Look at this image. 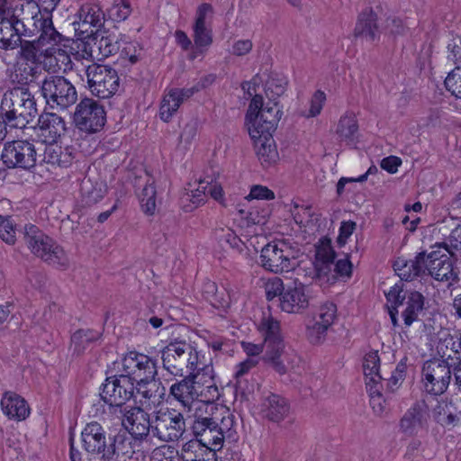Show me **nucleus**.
Instances as JSON below:
<instances>
[{
    "label": "nucleus",
    "mask_w": 461,
    "mask_h": 461,
    "mask_svg": "<svg viewBox=\"0 0 461 461\" xmlns=\"http://www.w3.org/2000/svg\"><path fill=\"white\" fill-rule=\"evenodd\" d=\"M217 422L212 417H195L191 429L194 440L201 441L218 450L223 447L222 438L217 429Z\"/></svg>",
    "instance_id": "b1692460"
},
{
    "label": "nucleus",
    "mask_w": 461,
    "mask_h": 461,
    "mask_svg": "<svg viewBox=\"0 0 461 461\" xmlns=\"http://www.w3.org/2000/svg\"><path fill=\"white\" fill-rule=\"evenodd\" d=\"M390 303H393L401 310L403 324L406 328L419 321V317L425 310V297L418 291H403L402 286L395 285L386 294Z\"/></svg>",
    "instance_id": "9d476101"
},
{
    "label": "nucleus",
    "mask_w": 461,
    "mask_h": 461,
    "mask_svg": "<svg viewBox=\"0 0 461 461\" xmlns=\"http://www.w3.org/2000/svg\"><path fill=\"white\" fill-rule=\"evenodd\" d=\"M212 417L217 422L216 427L223 442L225 440L235 441L238 426L234 414L228 408L221 407Z\"/></svg>",
    "instance_id": "58836bf2"
},
{
    "label": "nucleus",
    "mask_w": 461,
    "mask_h": 461,
    "mask_svg": "<svg viewBox=\"0 0 461 461\" xmlns=\"http://www.w3.org/2000/svg\"><path fill=\"white\" fill-rule=\"evenodd\" d=\"M0 238L7 244L15 243V226L10 218L0 215Z\"/></svg>",
    "instance_id": "6e6d98bb"
},
{
    "label": "nucleus",
    "mask_w": 461,
    "mask_h": 461,
    "mask_svg": "<svg viewBox=\"0 0 461 461\" xmlns=\"http://www.w3.org/2000/svg\"><path fill=\"white\" fill-rule=\"evenodd\" d=\"M286 287L284 286V283L281 278L276 276L268 280L266 284V296L268 301L273 300L276 296H279V300L282 299V294L285 292Z\"/></svg>",
    "instance_id": "bf43d9fd"
},
{
    "label": "nucleus",
    "mask_w": 461,
    "mask_h": 461,
    "mask_svg": "<svg viewBox=\"0 0 461 461\" xmlns=\"http://www.w3.org/2000/svg\"><path fill=\"white\" fill-rule=\"evenodd\" d=\"M454 404L449 402H440L433 410L435 421L443 427H455L460 420L461 411H454Z\"/></svg>",
    "instance_id": "a19ab883"
},
{
    "label": "nucleus",
    "mask_w": 461,
    "mask_h": 461,
    "mask_svg": "<svg viewBox=\"0 0 461 461\" xmlns=\"http://www.w3.org/2000/svg\"><path fill=\"white\" fill-rule=\"evenodd\" d=\"M261 413L269 421L279 423L288 417L290 404L284 397L270 393L261 403Z\"/></svg>",
    "instance_id": "7c9ffc66"
},
{
    "label": "nucleus",
    "mask_w": 461,
    "mask_h": 461,
    "mask_svg": "<svg viewBox=\"0 0 461 461\" xmlns=\"http://www.w3.org/2000/svg\"><path fill=\"white\" fill-rule=\"evenodd\" d=\"M37 125L40 135L43 138V141L50 145L56 143L66 131V122L64 119L54 113L41 114Z\"/></svg>",
    "instance_id": "cd10ccee"
},
{
    "label": "nucleus",
    "mask_w": 461,
    "mask_h": 461,
    "mask_svg": "<svg viewBox=\"0 0 461 461\" xmlns=\"http://www.w3.org/2000/svg\"><path fill=\"white\" fill-rule=\"evenodd\" d=\"M135 386L133 382L121 375L108 376L101 386V399L108 404L110 412L115 415L122 412L128 406L126 402L134 397Z\"/></svg>",
    "instance_id": "6e6552de"
},
{
    "label": "nucleus",
    "mask_w": 461,
    "mask_h": 461,
    "mask_svg": "<svg viewBox=\"0 0 461 461\" xmlns=\"http://www.w3.org/2000/svg\"><path fill=\"white\" fill-rule=\"evenodd\" d=\"M217 450L192 438L183 445L179 458L182 461H217Z\"/></svg>",
    "instance_id": "72a5a7b5"
},
{
    "label": "nucleus",
    "mask_w": 461,
    "mask_h": 461,
    "mask_svg": "<svg viewBox=\"0 0 461 461\" xmlns=\"http://www.w3.org/2000/svg\"><path fill=\"white\" fill-rule=\"evenodd\" d=\"M104 455L112 461H145L146 455L140 448L135 447L134 439L126 434H117L109 438Z\"/></svg>",
    "instance_id": "a211bd4d"
},
{
    "label": "nucleus",
    "mask_w": 461,
    "mask_h": 461,
    "mask_svg": "<svg viewBox=\"0 0 461 461\" xmlns=\"http://www.w3.org/2000/svg\"><path fill=\"white\" fill-rule=\"evenodd\" d=\"M444 84L452 95L461 98V66H456L448 73Z\"/></svg>",
    "instance_id": "5fc2aeb1"
},
{
    "label": "nucleus",
    "mask_w": 461,
    "mask_h": 461,
    "mask_svg": "<svg viewBox=\"0 0 461 461\" xmlns=\"http://www.w3.org/2000/svg\"><path fill=\"white\" fill-rule=\"evenodd\" d=\"M358 123L353 113H346L339 120L336 134L340 141L352 145L357 139Z\"/></svg>",
    "instance_id": "ea45409f"
},
{
    "label": "nucleus",
    "mask_w": 461,
    "mask_h": 461,
    "mask_svg": "<svg viewBox=\"0 0 461 461\" xmlns=\"http://www.w3.org/2000/svg\"><path fill=\"white\" fill-rule=\"evenodd\" d=\"M249 199H261V200H273L275 194L267 186L257 185H253L250 189Z\"/></svg>",
    "instance_id": "338daca9"
},
{
    "label": "nucleus",
    "mask_w": 461,
    "mask_h": 461,
    "mask_svg": "<svg viewBox=\"0 0 461 461\" xmlns=\"http://www.w3.org/2000/svg\"><path fill=\"white\" fill-rule=\"evenodd\" d=\"M106 188L103 184L94 185L90 179H84L81 184V194L86 205H92L104 198Z\"/></svg>",
    "instance_id": "49530a36"
},
{
    "label": "nucleus",
    "mask_w": 461,
    "mask_h": 461,
    "mask_svg": "<svg viewBox=\"0 0 461 461\" xmlns=\"http://www.w3.org/2000/svg\"><path fill=\"white\" fill-rule=\"evenodd\" d=\"M77 155V149L71 146L60 147L57 145L47 146L43 160L59 167H68L72 165Z\"/></svg>",
    "instance_id": "e433bc0d"
},
{
    "label": "nucleus",
    "mask_w": 461,
    "mask_h": 461,
    "mask_svg": "<svg viewBox=\"0 0 461 461\" xmlns=\"http://www.w3.org/2000/svg\"><path fill=\"white\" fill-rule=\"evenodd\" d=\"M335 255V251L330 243L322 244L316 249L315 262L333 263Z\"/></svg>",
    "instance_id": "0e129e2a"
},
{
    "label": "nucleus",
    "mask_w": 461,
    "mask_h": 461,
    "mask_svg": "<svg viewBox=\"0 0 461 461\" xmlns=\"http://www.w3.org/2000/svg\"><path fill=\"white\" fill-rule=\"evenodd\" d=\"M106 122V113L99 102L92 98L82 99L76 106L74 122L78 130L86 133L100 131Z\"/></svg>",
    "instance_id": "ddd939ff"
},
{
    "label": "nucleus",
    "mask_w": 461,
    "mask_h": 461,
    "mask_svg": "<svg viewBox=\"0 0 461 461\" xmlns=\"http://www.w3.org/2000/svg\"><path fill=\"white\" fill-rule=\"evenodd\" d=\"M24 12V5L22 4L20 6L16 5L14 8H10L7 5L6 0H0V23L5 21L13 20L14 16H18V18H22V14Z\"/></svg>",
    "instance_id": "052dcab7"
},
{
    "label": "nucleus",
    "mask_w": 461,
    "mask_h": 461,
    "mask_svg": "<svg viewBox=\"0 0 461 461\" xmlns=\"http://www.w3.org/2000/svg\"><path fill=\"white\" fill-rule=\"evenodd\" d=\"M3 412L11 420H24L30 414L27 402L19 394L6 392L1 399Z\"/></svg>",
    "instance_id": "473e14b6"
},
{
    "label": "nucleus",
    "mask_w": 461,
    "mask_h": 461,
    "mask_svg": "<svg viewBox=\"0 0 461 461\" xmlns=\"http://www.w3.org/2000/svg\"><path fill=\"white\" fill-rule=\"evenodd\" d=\"M258 364V361L248 357L243 362L240 363L236 366V372H235V378H236V387L241 391H245V389L242 386V377L249 372L251 368L256 366Z\"/></svg>",
    "instance_id": "13d9d810"
},
{
    "label": "nucleus",
    "mask_w": 461,
    "mask_h": 461,
    "mask_svg": "<svg viewBox=\"0 0 461 461\" xmlns=\"http://www.w3.org/2000/svg\"><path fill=\"white\" fill-rule=\"evenodd\" d=\"M456 365V357H432L423 363L422 384L425 391L432 395H441L448 388Z\"/></svg>",
    "instance_id": "423d86ee"
},
{
    "label": "nucleus",
    "mask_w": 461,
    "mask_h": 461,
    "mask_svg": "<svg viewBox=\"0 0 461 461\" xmlns=\"http://www.w3.org/2000/svg\"><path fill=\"white\" fill-rule=\"evenodd\" d=\"M199 374L197 385L199 389L198 402L212 403L220 397L219 388L215 382V375L212 364H203L202 367L196 370Z\"/></svg>",
    "instance_id": "bb28decb"
},
{
    "label": "nucleus",
    "mask_w": 461,
    "mask_h": 461,
    "mask_svg": "<svg viewBox=\"0 0 461 461\" xmlns=\"http://www.w3.org/2000/svg\"><path fill=\"white\" fill-rule=\"evenodd\" d=\"M380 357L378 351H370L364 357L363 368L366 378V385L381 384L383 379L379 373Z\"/></svg>",
    "instance_id": "c03bdc74"
},
{
    "label": "nucleus",
    "mask_w": 461,
    "mask_h": 461,
    "mask_svg": "<svg viewBox=\"0 0 461 461\" xmlns=\"http://www.w3.org/2000/svg\"><path fill=\"white\" fill-rule=\"evenodd\" d=\"M433 278L439 282H447V285H450L452 281H455L457 278V275L454 271L450 258L442 264L439 270L438 269L435 271Z\"/></svg>",
    "instance_id": "4d7b16f0"
},
{
    "label": "nucleus",
    "mask_w": 461,
    "mask_h": 461,
    "mask_svg": "<svg viewBox=\"0 0 461 461\" xmlns=\"http://www.w3.org/2000/svg\"><path fill=\"white\" fill-rule=\"evenodd\" d=\"M118 372L133 383L147 377L155 378L158 375L156 361L136 351H131L122 358L118 363Z\"/></svg>",
    "instance_id": "4468645a"
},
{
    "label": "nucleus",
    "mask_w": 461,
    "mask_h": 461,
    "mask_svg": "<svg viewBox=\"0 0 461 461\" xmlns=\"http://www.w3.org/2000/svg\"><path fill=\"white\" fill-rule=\"evenodd\" d=\"M152 436L164 442H175L186 432L184 413L174 408H161L153 412Z\"/></svg>",
    "instance_id": "1a4fd4ad"
},
{
    "label": "nucleus",
    "mask_w": 461,
    "mask_h": 461,
    "mask_svg": "<svg viewBox=\"0 0 461 461\" xmlns=\"http://www.w3.org/2000/svg\"><path fill=\"white\" fill-rule=\"evenodd\" d=\"M60 0H38V3L28 2L26 7L30 5H34L38 7L39 11L37 14L31 16V20L34 21V23H40L42 20L50 19L52 21V12L57 8Z\"/></svg>",
    "instance_id": "09e8293b"
},
{
    "label": "nucleus",
    "mask_w": 461,
    "mask_h": 461,
    "mask_svg": "<svg viewBox=\"0 0 461 461\" xmlns=\"http://www.w3.org/2000/svg\"><path fill=\"white\" fill-rule=\"evenodd\" d=\"M199 90L200 88L197 86L189 88H170L167 90L159 109L160 119L166 122H169L183 102L189 99Z\"/></svg>",
    "instance_id": "a878e982"
},
{
    "label": "nucleus",
    "mask_w": 461,
    "mask_h": 461,
    "mask_svg": "<svg viewBox=\"0 0 461 461\" xmlns=\"http://www.w3.org/2000/svg\"><path fill=\"white\" fill-rule=\"evenodd\" d=\"M444 249L447 254L455 258L457 251H461V223L452 230L448 237L440 243H436L432 249Z\"/></svg>",
    "instance_id": "8fccbe9b"
},
{
    "label": "nucleus",
    "mask_w": 461,
    "mask_h": 461,
    "mask_svg": "<svg viewBox=\"0 0 461 461\" xmlns=\"http://www.w3.org/2000/svg\"><path fill=\"white\" fill-rule=\"evenodd\" d=\"M38 149L34 140H16L6 142L1 154L3 163L8 168L31 170L37 164Z\"/></svg>",
    "instance_id": "f8f14e48"
},
{
    "label": "nucleus",
    "mask_w": 461,
    "mask_h": 461,
    "mask_svg": "<svg viewBox=\"0 0 461 461\" xmlns=\"http://www.w3.org/2000/svg\"><path fill=\"white\" fill-rule=\"evenodd\" d=\"M156 187L153 183L147 184L140 194V203L142 212L147 215H153L156 211Z\"/></svg>",
    "instance_id": "3c124183"
},
{
    "label": "nucleus",
    "mask_w": 461,
    "mask_h": 461,
    "mask_svg": "<svg viewBox=\"0 0 461 461\" xmlns=\"http://www.w3.org/2000/svg\"><path fill=\"white\" fill-rule=\"evenodd\" d=\"M370 396V405L376 416L383 417L386 412L385 400L381 393V384L366 385Z\"/></svg>",
    "instance_id": "603ef678"
},
{
    "label": "nucleus",
    "mask_w": 461,
    "mask_h": 461,
    "mask_svg": "<svg viewBox=\"0 0 461 461\" xmlns=\"http://www.w3.org/2000/svg\"><path fill=\"white\" fill-rule=\"evenodd\" d=\"M40 92L52 109L66 110L77 101L76 86L64 76L45 77L40 85Z\"/></svg>",
    "instance_id": "0eeeda50"
},
{
    "label": "nucleus",
    "mask_w": 461,
    "mask_h": 461,
    "mask_svg": "<svg viewBox=\"0 0 461 461\" xmlns=\"http://www.w3.org/2000/svg\"><path fill=\"white\" fill-rule=\"evenodd\" d=\"M86 75L90 92L99 98H110L119 90L118 73L110 66L94 63L86 68Z\"/></svg>",
    "instance_id": "9b49d317"
},
{
    "label": "nucleus",
    "mask_w": 461,
    "mask_h": 461,
    "mask_svg": "<svg viewBox=\"0 0 461 461\" xmlns=\"http://www.w3.org/2000/svg\"><path fill=\"white\" fill-rule=\"evenodd\" d=\"M101 333L93 330H78L71 336V344L74 346V351L77 354L83 353L87 347L98 340Z\"/></svg>",
    "instance_id": "a18cd8bd"
},
{
    "label": "nucleus",
    "mask_w": 461,
    "mask_h": 461,
    "mask_svg": "<svg viewBox=\"0 0 461 461\" xmlns=\"http://www.w3.org/2000/svg\"><path fill=\"white\" fill-rule=\"evenodd\" d=\"M78 28L81 33H88V29L93 27L95 33L100 32V28L104 23V14L102 8L95 4L86 3L78 10Z\"/></svg>",
    "instance_id": "2f4dec72"
},
{
    "label": "nucleus",
    "mask_w": 461,
    "mask_h": 461,
    "mask_svg": "<svg viewBox=\"0 0 461 461\" xmlns=\"http://www.w3.org/2000/svg\"><path fill=\"white\" fill-rule=\"evenodd\" d=\"M429 407L425 401L415 402L403 414L399 421L400 431L407 436H414L419 429L428 425Z\"/></svg>",
    "instance_id": "4be33fe9"
},
{
    "label": "nucleus",
    "mask_w": 461,
    "mask_h": 461,
    "mask_svg": "<svg viewBox=\"0 0 461 461\" xmlns=\"http://www.w3.org/2000/svg\"><path fill=\"white\" fill-rule=\"evenodd\" d=\"M38 66L32 65L27 62H23L16 59L14 65V70L10 74V79L13 83L21 86L20 87L27 86L32 78L38 74Z\"/></svg>",
    "instance_id": "79ce46f5"
},
{
    "label": "nucleus",
    "mask_w": 461,
    "mask_h": 461,
    "mask_svg": "<svg viewBox=\"0 0 461 461\" xmlns=\"http://www.w3.org/2000/svg\"><path fill=\"white\" fill-rule=\"evenodd\" d=\"M426 252L418 253L413 259L406 260L398 258L393 268L398 276L404 281H412L418 277H423L426 275Z\"/></svg>",
    "instance_id": "c756f323"
},
{
    "label": "nucleus",
    "mask_w": 461,
    "mask_h": 461,
    "mask_svg": "<svg viewBox=\"0 0 461 461\" xmlns=\"http://www.w3.org/2000/svg\"><path fill=\"white\" fill-rule=\"evenodd\" d=\"M334 264L333 263H326V262H315V272L316 277L319 280L323 278H327V281L334 282L336 280V275L333 271Z\"/></svg>",
    "instance_id": "680f3d73"
},
{
    "label": "nucleus",
    "mask_w": 461,
    "mask_h": 461,
    "mask_svg": "<svg viewBox=\"0 0 461 461\" xmlns=\"http://www.w3.org/2000/svg\"><path fill=\"white\" fill-rule=\"evenodd\" d=\"M116 416L122 419L123 426L135 438L142 439L150 433L152 434L153 416L150 418L149 414L142 408L129 406L123 411L117 413Z\"/></svg>",
    "instance_id": "f3484780"
},
{
    "label": "nucleus",
    "mask_w": 461,
    "mask_h": 461,
    "mask_svg": "<svg viewBox=\"0 0 461 461\" xmlns=\"http://www.w3.org/2000/svg\"><path fill=\"white\" fill-rule=\"evenodd\" d=\"M251 139L254 140L258 158L264 167H269L278 161L279 155L272 135Z\"/></svg>",
    "instance_id": "c9c22d12"
},
{
    "label": "nucleus",
    "mask_w": 461,
    "mask_h": 461,
    "mask_svg": "<svg viewBox=\"0 0 461 461\" xmlns=\"http://www.w3.org/2000/svg\"><path fill=\"white\" fill-rule=\"evenodd\" d=\"M263 108V97L259 95H255L249 105V109L246 114V120L249 123V126H252L254 118H256V114H260V112Z\"/></svg>",
    "instance_id": "e2e57ef3"
},
{
    "label": "nucleus",
    "mask_w": 461,
    "mask_h": 461,
    "mask_svg": "<svg viewBox=\"0 0 461 461\" xmlns=\"http://www.w3.org/2000/svg\"><path fill=\"white\" fill-rule=\"evenodd\" d=\"M84 449L91 454H102L107 448V438L104 429L96 421L89 422L81 432Z\"/></svg>",
    "instance_id": "c85d7f7f"
},
{
    "label": "nucleus",
    "mask_w": 461,
    "mask_h": 461,
    "mask_svg": "<svg viewBox=\"0 0 461 461\" xmlns=\"http://www.w3.org/2000/svg\"><path fill=\"white\" fill-rule=\"evenodd\" d=\"M131 11L129 0H114L108 10V15L114 22H122L131 15Z\"/></svg>",
    "instance_id": "864d4df0"
},
{
    "label": "nucleus",
    "mask_w": 461,
    "mask_h": 461,
    "mask_svg": "<svg viewBox=\"0 0 461 461\" xmlns=\"http://www.w3.org/2000/svg\"><path fill=\"white\" fill-rule=\"evenodd\" d=\"M185 327H179L161 349L163 368L174 376H183L188 371H196L204 364L195 348L187 340Z\"/></svg>",
    "instance_id": "f03ea898"
},
{
    "label": "nucleus",
    "mask_w": 461,
    "mask_h": 461,
    "mask_svg": "<svg viewBox=\"0 0 461 461\" xmlns=\"http://www.w3.org/2000/svg\"><path fill=\"white\" fill-rule=\"evenodd\" d=\"M337 315V306L332 303L321 305L312 325L307 327V338L312 344L321 343Z\"/></svg>",
    "instance_id": "aec40b11"
},
{
    "label": "nucleus",
    "mask_w": 461,
    "mask_h": 461,
    "mask_svg": "<svg viewBox=\"0 0 461 461\" xmlns=\"http://www.w3.org/2000/svg\"><path fill=\"white\" fill-rule=\"evenodd\" d=\"M308 287L295 280L294 285H287L280 299V308L288 313H301L309 307Z\"/></svg>",
    "instance_id": "412c9836"
},
{
    "label": "nucleus",
    "mask_w": 461,
    "mask_h": 461,
    "mask_svg": "<svg viewBox=\"0 0 461 461\" xmlns=\"http://www.w3.org/2000/svg\"><path fill=\"white\" fill-rule=\"evenodd\" d=\"M144 48L137 41H122L120 57L127 60L131 65H135L145 59Z\"/></svg>",
    "instance_id": "de8ad7c7"
},
{
    "label": "nucleus",
    "mask_w": 461,
    "mask_h": 461,
    "mask_svg": "<svg viewBox=\"0 0 461 461\" xmlns=\"http://www.w3.org/2000/svg\"><path fill=\"white\" fill-rule=\"evenodd\" d=\"M34 21L30 18H18L13 15V20L0 23V48L14 50L21 43L22 37L32 38Z\"/></svg>",
    "instance_id": "dca6fc26"
},
{
    "label": "nucleus",
    "mask_w": 461,
    "mask_h": 461,
    "mask_svg": "<svg viewBox=\"0 0 461 461\" xmlns=\"http://www.w3.org/2000/svg\"><path fill=\"white\" fill-rule=\"evenodd\" d=\"M325 100H326V95H325L324 92H322L321 90H317L312 97L311 106H310L309 113L307 114V116L314 117V116L318 115L322 109Z\"/></svg>",
    "instance_id": "69168bd1"
},
{
    "label": "nucleus",
    "mask_w": 461,
    "mask_h": 461,
    "mask_svg": "<svg viewBox=\"0 0 461 461\" xmlns=\"http://www.w3.org/2000/svg\"><path fill=\"white\" fill-rule=\"evenodd\" d=\"M260 264L264 269L275 273L289 272L294 268V260L285 242H270L263 247Z\"/></svg>",
    "instance_id": "2eb2a0df"
},
{
    "label": "nucleus",
    "mask_w": 461,
    "mask_h": 461,
    "mask_svg": "<svg viewBox=\"0 0 461 461\" xmlns=\"http://www.w3.org/2000/svg\"><path fill=\"white\" fill-rule=\"evenodd\" d=\"M38 114L36 100L27 87L6 91L0 105V140L6 134V126L23 129Z\"/></svg>",
    "instance_id": "f257e3e1"
},
{
    "label": "nucleus",
    "mask_w": 461,
    "mask_h": 461,
    "mask_svg": "<svg viewBox=\"0 0 461 461\" xmlns=\"http://www.w3.org/2000/svg\"><path fill=\"white\" fill-rule=\"evenodd\" d=\"M23 234L25 245L34 256L58 267L65 268L68 266V258L63 248L38 226L25 224Z\"/></svg>",
    "instance_id": "20e7f679"
},
{
    "label": "nucleus",
    "mask_w": 461,
    "mask_h": 461,
    "mask_svg": "<svg viewBox=\"0 0 461 461\" xmlns=\"http://www.w3.org/2000/svg\"><path fill=\"white\" fill-rule=\"evenodd\" d=\"M212 14L213 7L208 3L201 4L196 9L192 30L194 42L197 48H208L212 43V30L206 23L207 17Z\"/></svg>",
    "instance_id": "5701e85b"
},
{
    "label": "nucleus",
    "mask_w": 461,
    "mask_h": 461,
    "mask_svg": "<svg viewBox=\"0 0 461 461\" xmlns=\"http://www.w3.org/2000/svg\"><path fill=\"white\" fill-rule=\"evenodd\" d=\"M187 373V375L184 374L181 380L170 386L169 395L189 411L196 404L198 398L199 386L197 383L199 382L197 378H199L200 373L197 371H188Z\"/></svg>",
    "instance_id": "6ab92c4d"
},
{
    "label": "nucleus",
    "mask_w": 461,
    "mask_h": 461,
    "mask_svg": "<svg viewBox=\"0 0 461 461\" xmlns=\"http://www.w3.org/2000/svg\"><path fill=\"white\" fill-rule=\"evenodd\" d=\"M356 222L353 221H342L339 227V233L337 242L339 246L346 244L348 239L352 235L356 229Z\"/></svg>",
    "instance_id": "774afa93"
},
{
    "label": "nucleus",
    "mask_w": 461,
    "mask_h": 461,
    "mask_svg": "<svg viewBox=\"0 0 461 461\" xmlns=\"http://www.w3.org/2000/svg\"><path fill=\"white\" fill-rule=\"evenodd\" d=\"M281 117V111L276 103L271 105L267 104L260 112L256 114L252 126H249V133L251 138L272 135L276 131Z\"/></svg>",
    "instance_id": "393cba45"
},
{
    "label": "nucleus",
    "mask_w": 461,
    "mask_h": 461,
    "mask_svg": "<svg viewBox=\"0 0 461 461\" xmlns=\"http://www.w3.org/2000/svg\"><path fill=\"white\" fill-rule=\"evenodd\" d=\"M124 36L122 34L110 33L108 32H98L95 37V48L102 59L111 57L120 50Z\"/></svg>",
    "instance_id": "4c0bfd02"
},
{
    "label": "nucleus",
    "mask_w": 461,
    "mask_h": 461,
    "mask_svg": "<svg viewBox=\"0 0 461 461\" xmlns=\"http://www.w3.org/2000/svg\"><path fill=\"white\" fill-rule=\"evenodd\" d=\"M258 330L264 338L266 348L265 362L270 365L277 373L285 374L286 367L281 360L285 341L280 321L270 314L264 316L260 321Z\"/></svg>",
    "instance_id": "39448f33"
},
{
    "label": "nucleus",
    "mask_w": 461,
    "mask_h": 461,
    "mask_svg": "<svg viewBox=\"0 0 461 461\" xmlns=\"http://www.w3.org/2000/svg\"><path fill=\"white\" fill-rule=\"evenodd\" d=\"M36 31L33 32L35 39L19 43L20 50L16 59L38 66L40 62L39 52L42 51L45 58H51L55 53L64 54L59 46H67L69 40L59 32L50 19L34 23Z\"/></svg>",
    "instance_id": "7ed1b4c3"
},
{
    "label": "nucleus",
    "mask_w": 461,
    "mask_h": 461,
    "mask_svg": "<svg viewBox=\"0 0 461 461\" xmlns=\"http://www.w3.org/2000/svg\"><path fill=\"white\" fill-rule=\"evenodd\" d=\"M380 31L377 25V15L372 9L363 11L359 15L354 36L364 38L368 41H375L379 38Z\"/></svg>",
    "instance_id": "f704fd0d"
},
{
    "label": "nucleus",
    "mask_w": 461,
    "mask_h": 461,
    "mask_svg": "<svg viewBox=\"0 0 461 461\" xmlns=\"http://www.w3.org/2000/svg\"><path fill=\"white\" fill-rule=\"evenodd\" d=\"M213 238L219 245L225 249L230 248L242 250L243 242L232 229L225 225H218L213 230Z\"/></svg>",
    "instance_id": "37998d69"
}]
</instances>
